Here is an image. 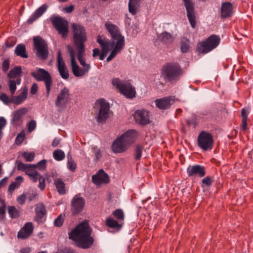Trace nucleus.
I'll return each mask as SVG.
<instances>
[{
  "label": "nucleus",
  "instance_id": "f257e3e1",
  "mask_svg": "<svg viewBox=\"0 0 253 253\" xmlns=\"http://www.w3.org/2000/svg\"><path fill=\"white\" fill-rule=\"evenodd\" d=\"M105 27L110 34L111 39L104 38H102V40L105 43L114 47L106 59L107 62H109L124 49L125 46V38L122 35L119 28L111 22H106Z\"/></svg>",
  "mask_w": 253,
  "mask_h": 253
},
{
  "label": "nucleus",
  "instance_id": "f03ea898",
  "mask_svg": "<svg viewBox=\"0 0 253 253\" xmlns=\"http://www.w3.org/2000/svg\"><path fill=\"white\" fill-rule=\"evenodd\" d=\"M91 230L86 221L80 224L69 233V238L78 242V246L83 248H89L93 243L90 236Z\"/></svg>",
  "mask_w": 253,
  "mask_h": 253
},
{
  "label": "nucleus",
  "instance_id": "7ed1b4c3",
  "mask_svg": "<svg viewBox=\"0 0 253 253\" xmlns=\"http://www.w3.org/2000/svg\"><path fill=\"white\" fill-rule=\"evenodd\" d=\"M94 108L95 118L98 123H103L109 118L110 113V105L104 98L97 100Z\"/></svg>",
  "mask_w": 253,
  "mask_h": 253
},
{
  "label": "nucleus",
  "instance_id": "20e7f679",
  "mask_svg": "<svg viewBox=\"0 0 253 253\" xmlns=\"http://www.w3.org/2000/svg\"><path fill=\"white\" fill-rule=\"evenodd\" d=\"M72 28L76 50L84 49V42L87 40L85 29L83 26L76 23L72 25Z\"/></svg>",
  "mask_w": 253,
  "mask_h": 253
},
{
  "label": "nucleus",
  "instance_id": "39448f33",
  "mask_svg": "<svg viewBox=\"0 0 253 253\" xmlns=\"http://www.w3.org/2000/svg\"><path fill=\"white\" fill-rule=\"evenodd\" d=\"M181 70L178 64L169 63L163 67L162 77L165 81L173 82L178 80Z\"/></svg>",
  "mask_w": 253,
  "mask_h": 253
},
{
  "label": "nucleus",
  "instance_id": "423d86ee",
  "mask_svg": "<svg viewBox=\"0 0 253 253\" xmlns=\"http://www.w3.org/2000/svg\"><path fill=\"white\" fill-rule=\"evenodd\" d=\"M31 75L37 81L44 82L46 88V95L48 97L49 95L53 82L52 78L49 73L43 69L38 68L36 71L32 72Z\"/></svg>",
  "mask_w": 253,
  "mask_h": 253
},
{
  "label": "nucleus",
  "instance_id": "0eeeda50",
  "mask_svg": "<svg viewBox=\"0 0 253 253\" xmlns=\"http://www.w3.org/2000/svg\"><path fill=\"white\" fill-rule=\"evenodd\" d=\"M112 83L113 86H116L126 97L132 98L135 97V88L129 83L122 81L119 78H114L112 80Z\"/></svg>",
  "mask_w": 253,
  "mask_h": 253
},
{
  "label": "nucleus",
  "instance_id": "6e6552de",
  "mask_svg": "<svg viewBox=\"0 0 253 253\" xmlns=\"http://www.w3.org/2000/svg\"><path fill=\"white\" fill-rule=\"evenodd\" d=\"M50 21L58 34L60 35L62 38H66L69 32L68 22L59 16H52Z\"/></svg>",
  "mask_w": 253,
  "mask_h": 253
},
{
  "label": "nucleus",
  "instance_id": "1a4fd4ad",
  "mask_svg": "<svg viewBox=\"0 0 253 253\" xmlns=\"http://www.w3.org/2000/svg\"><path fill=\"white\" fill-rule=\"evenodd\" d=\"M220 42V39L218 36L212 35L199 44L198 47L199 51L203 53H207L216 48Z\"/></svg>",
  "mask_w": 253,
  "mask_h": 253
},
{
  "label": "nucleus",
  "instance_id": "9d476101",
  "mask_svg": "<svg viewBox=\"0 0 253 253\" xmlns=\"http://www.w3.org/2000/svg\"><path fill=\"white\" fill-rule=\"evenodd\" d=\"M33 41L37 56L41 59H46L48 51L47 44L45 41L40 37H35L33 38Z\"/></svg>",
  "mask_w": 253,
  "mask_h": 253
},
{
  "label": "nucleus",
  "instance_id": "9b49d317",
  "mask_svg": "<svg viewBox=\"0 0 253 253\" xmlns=\"http://www.w3.org/2000/svg\"><path fill=\"white\" fill-rule=\"evenodd\" d=\"M198 146L204 151L211 150L213 144V139L211 134L202 131L199 134L197 139Z\"/></svg>",
  "mask_w": 253,
  "mask_h": 253
},
{
  "label": "nucleus",
  "instance_id": "f8f14e48",
  "mask_svg": "<svg viewBox=\"0 0 253 253\" xmlns=\"http://www.w3.org/2000/svg\"><path fill=\"white\" fill-rule=\"evenodd\" d=\"M185 7L187 16L193 28L196 26V15L194 9L195 3L192 0H182Z\"/></svg>",
  "mask_w": 253,
  "mask_h": 253
},
{
  "label": "nucleus",
  "instance_id": "ddd939ff",
  "mask_svg": "<svg viewBox=\"0 0 253 253\" xmlns=\"http://www.w3.org/2000/svg\"><path fill=\"white\" fill-rule=\"evenodd\" d=\"M70 100L69 90L65 87L58 93L55 102V106L58 108H65Z\"/></svg>",
  "mask_w": 253,
  "mask_h": 253
},
{
  "label": "nucleus",
  "instance_id": "4468645a",
  "mask_svg": "<svg viewBox=\"0 0 253 253\" xmlns=\"http://www.w3.org/2000/svg\"><path fill=\"white\" fill-rule=\"evenodd\" d=\"M68 50L71 57V65L72 71L75 76L80 77L85 74V70L80 67L77 63L75 59V54L74 50L68 47Z\"/></svg>",
  "mask_w": 253,
  "mask_h": 253
},
{
  "label": "nucleus",
  "instance_id": "2eb2a0df",
  "mask_svg": "<svg viewBox=\"0 0 253 253\" xmlns=\"http://www.w3.org/2000/svg\"><path fill=\"white\" fill-rule=\"evenodd\" d=\"M133 117L136 123L142 126L146 125L150 122L149 112L145 110L136 111Z\"/></svg>",
  "mask_w": 253,
  "mask_h": 253
},
{
  "label": "nucleus",
  "instance_id": "dca6fc26",
  "mask_svg": "<svg viewBox=\"0 0 253 253\" xmlns=\"http://www.w3.org/2000/svg\"><path fill=\"white\" fill-rule=\"evenodd\" d=\"M186 171L189 177L198 176L202 177L206 174L205 168L199 165L189 166Z\"/></svg>",
  "mask_w": 253,
  "mask_h": 253
},
{
  "label": "nucleus",
  "instance_id": "f3484780",
  "mask_svg": "<svg viewBox=\"0 0 253 253\" xmlns=\"http://www.w3.org/2000/svg\"><path fill=\"white\" fill-rule=\"evenodd\" d=\"M85 201L83 198L76 195L71 202V210L74 214L80 212L84 206Z\"/></svg>",
  "mask_w": 253,
  "mask_h": 253
},
{
  "label": "nucleus",
  "instance_id": "a211bd4d",
  "mask_svg": "<svg viewBox=\"0 0 253 253\" xmlns=\"http://www.w3.org/2000/svg\"><path fill=\"white\" fill-rule=\"evenodd\" d=\"M57 66L58 70L61 77L65 80L69 78V74L67 68L63 60L61 53L60 51L58 52L57 55Z\"/></svg>",
  "mask_w": 253,
  "mask_h": 253
},
{
  "label": "nucleus",
  "instance_id": "6ab92c4d",
  "mask_svg": "<svg viewBox=\"0 0 253 253\" xmlns=\"http://www.w3.org/2000/svg\"><path fill=\"white\" fill-rule=\"evenodd\" d=\"M92 181L96 185H100L109 182L108 175L103 169H100L95 174L92 176Z\"/></svg>",
  "mask_w": 253,
  "mask_h": 253
},
{
  "label": "nucleus",
  "instance_id": "aec40b11",
  "mask_svg": "<svg viewBox=\"0 0 253 253\" xmlns=\"http://www.w3.org/2000/svg\"><path fill=\"white\" fill-rule=\"evenodd\" d=\"M34 227L32 222L26 223L18 231L17 237L18 239H25L30 237L32 234Z\"/></svg>",
  "mask_w": 253,
  "mask_h": 253
},
{
  "label": "nucleus",
  "instance_id": "412c9836",
  "mask_svg": "<svg viewBox=\"0 0 253 253\" xmlns=\"http://www.w3.org/2000/svg\"><path fill=\"white\" fill-rule=\"evenodd\" d=\"M174 99L170 96L157 99L155 101L156 106L162 110L169 108L174 103Z\"/></svg>",
  "mask_w": 253,
  "mask_h": 253
},
{
  "label": "nucleus",
  "instance_id": "4be33fe9",
  "mask_svg": "<svg viewBox=\"0 0 253 253\" xmlns=\"http://www.w3.org/2000/svg\"><path fill=\"white\" fill-rule=\"evenodd\" d=\"M221 17L227 18L231 17L233 13V6L230 2H224L221 6Z\"/></svg>",
  "mask_w": 253,
  "mask_h": 253
},
{
  "label": "nucleus",
  "instance_id": "5701e85b",
  "mask_svg": "<svg viewBox=\"0 0 253 253\" xmlns=\"http://www.w3.org/2000/svg\"><path fill=\"white\" fill-rule=\"evenodd\" d=\"M136 137V131L133 129L127 130L120 136L128 147L135 142Z\"/></svg>",
  "mask_w": 253,
  "mask_h": 253
},
{
  "label": "nucleus",
  "instance_id": "b1692460",
  "mask_svg": "<svg viewBox=\"0 0 253 253\" xmlns=\"http://www.w3.org/2000/svg\"><path fill=\"white\" fill-rule=\"evenodd\" d=\"M27 110L22 108L15 111L11 120V124L14 125H20L22 123V117L26 113Z\"/></svg>",
  "mask_w": 253,
  "mask_h": 253
},
{
  "label": "nucleus",
  "instance_id": "393cba45",
  "mask_svg": "<svg viewBox=\"0 0 253 253\" xmlns=\"http://www.w3.org/2000/svg\"><path fill=\"white\" fill-rule=\"evenodd\" d=\"M128 147L125 144L122 137H118L113 143L112 148L115 153H122L125 151Z\"/></svg>",
  "mask_w": 253,
  "mask_h": 253
},
{
  "label": "nucleus",
  "instance_id": "a878e982",
  "mask_svg": "<svg viewBox=\"0 0 253 253\" xmlns=\"http://www.w3.org/2000/svg\"><path fill=\"white\" fill-rule=\"evenodd\" d=\"M97 42L101 47V52L99 54V59L103 60L104 59L108 52L111 50H113L114 47L105 43V42L102 40L101 37L99 36L97 37Z\"/></svg>",
  "mask_w": 253,
  "mask_h": 253
},
{
  "label": "nucleus",
  "instance_id": "bb28decb",
  "mask_svg": "<svg viewBox=\"0 0 253 253\" xmlns=\"http://www.w3.org/2000/svg\"><path fill=\"white\" fill-rule=\"evenodd\" d=\"M48 6L43 4L38 8L28 19L27 22L29 24L32 23L37 19L40 17L47 10Z\"/></svg>",
  "mask_w": 253,
  "mask_h": 253
},
{
  "label": "nucleus",
  "instance_id": "cd10ccee",
  "mask_svg": "<svg viewBox=\"0 0 253 253\" xmlns=\"http://www.w3.org/2000/svg\"><path fill=\"white\" fill-rule=\"evenodd\" d=\"M124 223L122 221L116 220L112 216H110L106 220V225L107 227L112 228L116 231H119L123 227Z\"/></svg>",
  "mask_w": 253,
  "mask_h": 253
},
{
  "label": "nucleus",
  "instance_id": "c85d7f7f",
  "mask_svg": "<svg viewBox=\"0 0 253 253\" xmlns=\"http://www.w3.org/2000/svg\"><path fill=\"white\" fill-rule=\"evenodd\" d=\"M77 52V58L80 62V64L82 66V68L85 70V74H87L90 69L89 64H86L85 61L84 49L76 50Z\"/></svg>",
  "mask_w": 253,
  "mask_h": 253
},
{
  "label": "nucleus",
  "instance_id": "c756f323",
  "mask_svg": "<svg viewBox=\"0 0 253 253\" xmlns=\"http://www.w3.org/2000/svg\"><path fill=\"white\" fill-rule=\"evenodd\" d=\"M28 95V90L26 88H24L22 89L21 93L17 96H12V103L16 104H21L27 98Z\"/></svg>",
  "mask_w": 253,
  "mask_h": 253
},
{
  "label": "nucleus",
  "instance_id": "7c9ffc66",
  "mask_svg": "<svg viewBox=\"0 0 253 253\" xmlns=\"http://www.w3.org/2000/svg\"><path fill=\"white\" fill-rule=\"evenodd\" d=\"M22 68L20 66L14 67L13 69H11L7 74V77L9 79L17 80L21 79Z\"/></svg>",
  "mask_w": 253,
  "mask_h": 253
},
{
  "label": "nucleus",
  "instance_id": "2f4dec72",
  "mask_svg": "<svg viewBox=\"0 0 253 253\" xmlns=\"http://www.w3.org/2000/svg\"><path fill=\"white\" fill-rule=\"evenodd\" d=\"M172 35L167 32L162 33L158 36V40L165 44H169L173 41Z\"/></svg>",
  "mask_w": 253,
  "mask_h": 253
},
{
  "label": "nucleus",
  "instance_id": "473e14b6",
  "mask_svg": "<svg viewBox=\"0 0 253 253\" xmlns=\"http://www.w3.org/2000/svg\"><path fill=\"white\" fill-rule=\"evenodd\" d=\"M241 117H242V128L244 131L248 129L247 127V120L248 115L250 114V110L249 109L243 108L241 109Z\"/></svg>",
  "mask_w": 253,
  "mask_h": 253
},
{
  "label": "nucleus",
  "instance_id": "72a5a7b5",
  "mask_svg": "<svg viewBox=\"0 0 253 253\" xmlns=\"http://www.w3.org/2000/svg\"><path fill=\"white\" fill-rule=\"evenodd\" d=\"M21 82V79H18L17 80L8 79V86L11 95H14L16 89V85H19Z\"/></svg>",
  "mask_w": 253,
  "mask_h": 253
},
{
  "label": "nucleus",
  "instance_id": "f704fd0d",
  "mask_svg": "<svg viewBox=\"0 0 253 253\" xmlns=\"http://www.w3.org/2000/svg\"><path fill=\"white\" fill-rule=\"evenodd\" d=\"M26 47L24 44H17L15 48L14 53L17 56L22 58H27L28 55L26 53Z\"/></svg>",
  "mask_w": 253,
  "mask_h": 253
},
{
  "label": "nucleus",
  "instance_id": "c9c22d12",
  "mask_svg": "<svg viewBox=\"0 0 253 253\" xmlns=\"http://www.w3.org/2000/svg\"><path fill=\"white\" fill-rule=\"evenodd\" d=\"M54 181L58 192L61 195L65 194L66 193L65 184L62 179L57 178Z\"/></svg>",
  "mask_w": 253,
  "mask_h": 253
},
{
  "label": "nucleus",
  "instance_id": "e433bc0d",
  "mask_svg": "<svg viewBox=\"0 0 253 253\" xmlns=\"http://www.w3.org/2000/svg\"><path fill=\"white\" fill-rule=\"evenodd\" d=\"M140 0H129L128 3L129 12L133 15H135L139 8Z\"/></svg>",
  "mask_w": 253,
  "mask_h": 253
},
{
  "label": "nucleus",
  "instance_id": "4c0bfd02",
  "mask_svg": "<svg viewBox=\"0 0 253 253\" xmlns=\"http://www.w3.org/2000/svg\"><path fill=\"white\" fill-rule=\"evenodd\" d=\"M16 163L18 170L25 172L28 169H35L36 167L35 164H25L18 160L16 161Z\"/></svg>",
  "mask_w": 253,
  "mask_h": 253
},
{
  "label": "nucleus",
  "instance_id": "58836bf2",
  "mask_svg": "<svg viewBox=\"0 0 253 253\" xmlns=\"http://www.w3.org/2000/svg\"><path fill=\"white\" fill-rule=\"evenodd\" d=\"M26 174L28 175L31 180L36 182L41 177V175L34 169H28L26 171Z\"/></svg>",
  "mask_w": 253,
  "mask_h": 253
},
{
  "label": "nucleus",
  "instance_id": "ea45409f",
  "mask_svg": "<svg viewBox=\"0 0 253 253\" xmlns=\"http://www.w3.org/2000/svg\"><path fill=\"white\" fill-rule=\"evenodd\" d=\"M23 180V178L21 176H17L15 181L12 182L8 186V191L13 192L15 189L18 188Z\"/></svg>",
  "mask_w": 253,
  "mask_h": 253
},
{
  "label": "nucleus",
  "instance_id": "a19ab883",
  "mask_svg": "<svg viewBox=\"0 0 253 253\" xmlns=\"http://www.w3.org/2000/svg\"><path fill=\"white\" fill-rule=\"evenodd\" d=\"M113 218H114L117 220L122 221L124 223L125 219V214L123 211L121 209H117L114 211L112 214Z\"/></svg>",
  "mask_w": 253,
  "mask_h": 253
},
{
  "label": "nucleus",
  "instance_id": "79ce46f5",
  "mask_svg": "<svg viewBox=\"0 0 253 253\" xmlns=\"http://www.w3.org/2000/svg\"><path fill=\"white\" fill-rule=\"evenodd\" d=\"M190 48V41L186 38L183 37L181 40V51L182 53H186Z\"/></svg>",
  "mask_w": 253,
  "mask_h": 253
},
{
  "label": "nucleus",
  "instance_id": "37998d69",
  "mask_svg": "<svg viewBox=\"0 0 253 253\" xmlns=\"http://www.w3.org/2000/svg\"><path fill=\"white\" fill-rule=\"evenodd\" d=\"M213 118L212 112L210 110H206L201 112L196 117L197 119H211Z\"/></svg>",
  "mask_w": 253,
  "mask_h": 253
},
{
  "label": "nucleus",
  "instance_id": "c03bdc74",
  "mask_svg": "<svg viewBox=\"0 0 253 253\" xmlns=\"http://www.w3.org/2000/svg\"><path fill=\"white\" fill-rule=\"evenodd\" d=\"M35 212L37 216L42 218L46 213V210L43 204L38 205L35 209Z\"/></svg>",
  "mask_w": 253,
  "mask_h": 253
},
{
  "label": "nucleus",
  "instance_id": "a18cd8bd",
  "mask_svg": "<svg viewBox=\"0 0 253 253\" xmlns=\"http://www.w3.org/2000/svg\"><path fill=\"white\" fill-rule=\"evenodd\" d=\"M8 212L12 218H16L20 215V211L14 206H8Z\"/></svg>",
  "mask_w": 253,
  "mask_h": 253
},
{
  "label": "nucleus",
  "instance_id": "49530a36",
  "mask_svg": "<svg viewBox=\"0 0 253 253\" xmlns=\"http://www.w3.org/2000/svg\"><path fill=\"white\" fill-rule=\"evenodd\" d=\"M53 157L56 161H60L65 158V155L62 150L57 149L53 152Z\"/></svg>",
  "mask_w": 253,
  "mask_h": 253
},
{
  "label": "nucleus",
  "instance_id": "de8ad7c7",
  "mask_svg": "<svg viewBox=\"0 0 253 253\" xmlns=\"http://www.w3.org/2000/svg\"><path fill=\"white\" fill-rule=\"evenodd\" d=\"M143 147L140 145H137L134 148V158L136 160H139L142 156V152Z\"/></svg>",
  "mask_w": 253,
  "mask_h": 253
},
{
  "label": "nucleus",
  "instance_id": "09e8293b",
  "mask_svg": "<svg viewBox=\"0 0 253 253\" xmlns=\"http://www.w3.org/2000/svg\"><path fill=\"white\" fill-rule=\"evenodd\" d=\"M0 100L3 102L4 104L7 105L9 103H12V96L11 95V97H9L6 94L2 93L0 95Z\"/></svg>",
  "mask_w": 253,
  "mask_h": 253
},
{
  "label": "nucleus",
  "instance_id": "8fccbe9b",
  "mask_svg": "<svg viewBox=\"0 0 253 253\" xmlns=\"http://www.w3.org/2000/svg\"><path fill=\"white\" fill-rule=\"evenodd\" d=\"M23 157L27 162H32L35 158V154L34 152H25L22 154Z\"/></svg>",
  "mask_w": 253,
  "mask_h": 253
},
{
  "label": "nucleus",
  "instance_id": "3c124183",
  "mask_svg": "<svg viewBox=\"0 0 253 253\" xmlns=\"http://www.w3.org/2000/svg\"><path fill=\"white\" fill-rule=\"evenodd\" d=\"M68 168L71 171H74L76 169V164L72 160V158L68 155Z\"/></svg>",
  "mask_w": 253,
  "mask_h": 253
},
{
  "label": "nucleus",
  "instance_id": "603ef678",
  "mask_svg": "<svg viewBox=\"0 0 253 253\" xmlns=\"http://www.w3.org/2000/svg\"><path fill=\"white\" fill-rule=\"evenodd\" d=\"M64 221V216L60 214L54 220V225L57 227H60L62 225Z\"/></svg>",
  "mask_w": 253,
  "mask_h": 253
},
{
  "label": "nucleus",
  "instance_id": "864d4df0",
  "mask_svg": "<svg viewBox=\"0 0 253 253\" xmlns=\"http://www.w3.org/2000/svg\"><path fill=\"white\" fill-rule=\"evenodd\" d=\"M213 182V180L212 178L210 176H206V177L204 178L202 180V187H204V185H205L207 186H210L212 184V183Z\"/></svg>",
  "mask_w": 253,
  "mask_h": 253
},
{
  "label": "nucleus",
  "instance_id": "5fc2aeb1",
  "mask_svg": "<svg viewBox=\"0 0 253 253\" xmlns=\"http://www.w3.org/2000/svg\"><path fill=\"white\" fill-rule=\"evenodd\" d=\"M26 199L27 195L25 193H24L17 197V202L19 204L23 205L25 204Z\"/></svg>",
  "mask_w": 253,
  "mask_h": 253
},
{
  "label": "nucleus",
  "instance_id": "6e6d98bb",
  "mask_svg": "<svg viewBox=\"0 0 253 253\" xmlns=\"http://www.w3.org/2000/svg\"><path fill=\"white\" fill-rule=\"evenodd\" d=\"M46 161L45 160H42L37 164L35 165V169L38 168L40 170H44L46 168Z\"/></svg>",
  "mask_w": 253,
  "mask_h": 253
},
{
  "label": "nucleus",
  "instance_id": "4d7b16f0",
  "mask_svg": "<svg viewBox=\"0 0 253 253\" xmlns=\"http://www.w3.org/2000/svg\"><path fill=\"white\" fill-rule=\"evenodd\" d=\"M6 120L3 117H0V139L2 134V129L6 126Z\"/></svg>",
  "mask_w": 253,
  "mask_h": 253
},
{
  "label": "nucleus",
  "instance_id": "13d9d810",
  "mask_svg": "<svg viewBox=\"0 0 253 253\" xmlns=\"http://www.w3.org/2000/svg\"><path fill=\"white\" fill-rule=\"evenodd\" d=\"M25 138V134L24 132H21L18 134L15 139V143L19 145L24 140Z\"/></svg>",
  "mask_w": 253,
  "mask_h": 253
},
{
  "label": "nucleus",
  "instance_id": "bf43d9fd",
  "mask_svg": "<svg viewBox=\"0 0 253 253\" xmlns=\"http://www.w3.org/2000/svg\"><path fill=\"white\" fill-rule=\"evenodd\" d=\"M93 153L95 156V161H98L102 156L100 151L98 148L94 147L92 148Z\"/></svg>",
  "mask_w": 253,
  "mask_h": 253
},
{
  "label": "nucleus",
  "instance_id": "052dcab7",
  "mask_svg": "<svg viewBox=\"0 0 253 253\" xmlns=\"http://www.w3.org/2000/svg\"><path fill=\"white\" fill-rule=\"evenodd\" d=\"M36 127V122L34 120H31L28 125V128L29 132H31L33 131Z\"/></svg>",
  "mask_w": 253,
  "mask_h": 253
},
{
  "label": "nucleus",
  "instance_id": "680f3d73",
  "mask_svg": "<svg viewBox=\"0 0 253 253\" xmlns=\"http://www.w3.org/2000/svg\"><path fill=\"white\" fill-rule=\"evenodd\" d=\"M9 66V61L8 59L4 60L2 64V69L3 72L5 73L6 72L8 69Z\"/></svg>",
  "mask_w": 253,
  "mask_h": 253
},
{
  "label": "nucleus",
  "instance_id": "e2e57ef3",
  "mask_svg": "<svg viewBox=\"0 0 253 253\" xmlns=\"http://www.w3.org/2000/svg\"><path fill=\"white\" fill-rule=\"evenodd\" d=\"M39 188L43 190L45 188V179L43 178L42 176H41V177L39 179Z\"/></svg>",
  "mask_w": 253,
  "mask_h": 253
},
{
  "label": "nucleus",
  "instance_id": "0e129e2a",
  "mask_svg": "<svg viewBox=\"0 0 253 253\" xmlns=\"http://www.w3.org/2000/svg\"><path fill=\"white\" fill-rule=\"evenodd\" d=\"M25 193L27 195V198L29 200V201L34 200L37 196V194L34 192H29Z\"/></svg>",
  "mask_w": 253,
  "mask_h": 253
},
{
  "label": "nucleus",
  "instance_id": "69168bd1",
  "mask_svg": "<svg viewBox=\"0 0 253 253\" xmlns=\"http://www.w3.org/2000/svg\"><path fill=\"white\" fill-rule=\"evenodd\" d=\"M5 214V206L4 205L0 208V219L2 220L4 218Z\"/></svg>",
  "mask_w": 253,
  "mask_h": 253
},
{
  "label": "nucleus",
  "instance_id": "338daca9",
  "mask_svg": "<svg viewBox=\"0 0 253 253\" xmlns=\"http://www.w3.org/2000/svg\"><path fill=\"white\" fill-rule=\"evenodd\" d=\"M38 88V85L37 84L35 83V84H33L31 86V90H30L31 93L32 94H35L37 92Z\"/></svg>",
  "mask_w": 253,
  "mask_h": 253
},
{
  "label": "nucleus",
  "instance_id": "774afa93",
  "mask_svg": "<svg viewBox=\"0 0 253 253\" xmlns=\"http://www.w3.org/2000/svg\"><path fill=\"white\" fill-rule=\"evenodd\" d=\"M31 252V248L29 247H26L24 248L21 249L19 253H29Z\"/></svg>",
  "mask_w": 253,
  "mask_h": 253
}]
</instances>
